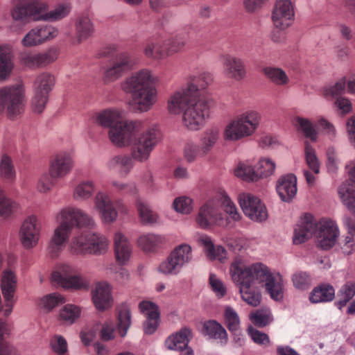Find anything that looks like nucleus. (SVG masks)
<instances>
[{"label": "nucleus", "instance_id": "1", "mask_svg": "<svg viewBox=\"0 0 355 355\" xmlns=\"http://www.w3.org/2000/svg\"><path fill=\"white\" fill-rule=\"evenodd\" d=\"M157 78L148 68L131 73L121 82V90L132 96V105L140 112L149 111L157 101V90L155 85Z\"/></svg>", "mask_w": 355, "mask_h": 355}, {"label": "nucleus", "instance_id": "2", "mask_svg": "<svg viewBox=\"0 0 355 355\" xmlns=\"http://www.w3.org/2000/svg\"><path fill=\"white\" fill-rule=\"evenodd\" d=\"M252 265H246L240 257H236L230 266V275L233 282L239 287L241 299L252 306H258L261 300V287L254 282Z\"/></svg>", "mask_w": 355, "mask_h": 355}, {"label": "nucleus", "instance_id": "3", "mask_svg": "<svg viewBox=\"0 0 355 355\" xmlns=\"http://www.w3.org/2000/svg\"><path fill=\"white\" fill-rule=\"evenodd\" d=\"M210 84L209 76L202 73L198 76H189L187 83L173 92L168 98L166 110L174 116L180 115L195 100L200 90L206 89Z\"/></svg>", "mask_w": 355, "mask_h": 355}, {"label": "nucleus", "instance_id": "4", "mask_svg": "<svg viewBox=\"0 0 355 355\" xmlns=\"http://www.w3.org/2000/svg\"><path fill=\"white\" fill-rule=\"evenodd\" d=\"M262 116L256 110H248L228 121L223 130L225 141L236 142L253 136L261 123Z\"/></svg>", "mask_w": 355, "mask_h": 355}, {"label": "nucleus", "instance_id": "5", "mask_svg": "<svg viewBox=\"0 0 355 355\" xmlns=\"http://www.w3.org/2000/svg\"><path fill=\"white\" fill-rule=\"evenodd\" d=\"M26 101V92L22 85L0 88V113L5 112L10 119H15L22 114Z\"/></svg>", "mask_w": 355, "mask_h": 355}, {"label": "nucleus", "instance_id": "6", "mask_svg": "<svg viewBox=\"0 0 355 355\" xmlns=\"http://www.w3.org/2000/svg\"><path fill=\"white\" fill-rule=\"evenodd\" d=\"M254 275L253 279L259 283L261 288H264L270 297L276 301L284 296V283L282 277L279 273H273L265 264L257 262L252 263Z\"/></svg>", "mask_w": 355, "mask_h": 355}, {"label": "nucleus", "instance_id": "7", "mask_svg": "<svg viewBox=\"0 0 355 355\" xmlns=\"http://www.w3.org/2000/svg\"><path fill=\"white\" fill-rule=\"evenodd\" d=\"M143 128L144 123L140 120L122 119L108 130L107 137L116 147H128Z\"/></svg>", "mask_w": 355, "mask_h": 355}, {"label": "nucleus", "instance_id": "8", "mask_svg": "<svg viewBox=\"0 0 355 355\" xmlns=\"http://www.w3.org/2000/svg\"><path fill=\"white\" fill-rule=\"evenodd\" d=\"M209 101L198 97L182 114V125L187 130L196 131L205 124L209 112Z\"/></svg>", "mask_w": 355, "mask_h": 355}, {"label": "nucleus", "instance_id": "9", "mask_svg": "<svg viewBox=\"0 0 355 355\" xmlns=\"http://www.w3.org/2000/svg\"><path fill=\"white\" fill-rule=\"evenodd\" d=\"M57 224L70 230L74 227H93L95 220L92 216L80 208L67 206L60 209L55 214Z\"/></svg>", "mask_w": 355, "mask_h": 355}, {"label": "nucleus", "instance_id": "10", "mask_svg": "<svg viewBox=\"0 0 355 355\" xmlns=\"http://www.w3.org/2000/svg\"><path fill=\"white\" fill-rule=\"evenodd\" d=\"M159 140L160 133L155 128H150L135 136L132 144V158L139 162H146Z\"/></svg>", "mask_w": 355, "mask_h": 355}, {"label": "nucleus", "instance_id": "11", "mask_svg": "<svg viewBox=\"0 0 355 355\" xmlns=\"http://www.w3.org/2000/svg\"><path fill=\"white\" fill-rule=\"evenodd\" d=\"M55 85L54 76L47 72L39 74L35 79L31 99V107L34 112L41 113L49 100V94Z\"/></svg>", "mask_w": 355, "mask_h": 355}, {"label": "nucleus", "instance_id": "12", "mask_svg": "<svg viewBox=\"0 0 355 355\" xmlns=\"http://www.w3.org/2000/svg\"><path fill=\"white\" fill-rule=\"evenodd\" d=\"M136 62L131 54L121 52L114 55L109 61L103 72V80L106 83L116 82L127 72L132 70Z\"/></svg>", "mask_w": 355, "mask_h": 355}, {"label": "nucleus", "instance_id": "13", "mask_svg": "<svg viewBox=\"0 0 355 355\" xmlns=\"http://www.w3.org/2000/svg\"><path fill=\"white\" fill-rule=\"evenodd\" d=\"M42 231L40 217L31 214L22 220L19 230V241L26 249H33L39 243Z\"/></svg>", "mask_w": 355, "mask_h": 355}, {"label": "nucleus", "instance_id": "14", "mask_svg": "<svg viewBox=\"0 0 355 355\" xmlns=\"http://www.w3.org/2000/svg\"><path fill=\"white\" fill-rule=\"evenodd\" d=\"M238 202L245 216L251 220L261 223L267 220V208L257 196L249 193H242L238 196Z\"/></svg>", "mask_w": 355, "mask_h": 355}, {"label": "nucleus", "instance_id": "15", "mask_svg": "<svg viewBox=\"0 0 355 355\" xmlns=\"http://www.w3.org/2000/svg\"><path fill=\"white\" fill-rule=\"evenodd\" d=\"M218 203L216 195L215 198L207 201L200 207L196 218L200 227L206 229L214 225L223 226L227 223L223 214L219 209Z\"/></svg>", "mask_w": 355, "mask_h": 355}, {"label": "nucleus", "instance_id": "16", "mask_svg": "<svg viewBox=\"0 0 355 355\" xmlns=\"http://www.w3.org/2000/svg\"><path fill=\"white\" fill-rule=\"evenodd\" d=\"M41 0H16L10 11L12 19L15 21L27 23L30 20L40 21Z\"/></svg>", "mask_w": 355, "mask_h": 355}, {"label": "nucleus", "instance_id": "17", "mask_svg": "<svg viewBox=\"0 0 355 355\" xmlns=\"http://www.w3.org/2000/svg\"><path fill=\"white\" fill-rule=\"evenodd\" d=\"M17 277L16 273L10 269H5L0 277V288L6 302L3 314L8 316L12 311L15 303V295L17 289Z\"/></svg>", "mask_w": 355, "mask_h": 355}, {"label": "nucleus", "instance_id": "18", "mask_svg": "<svg viewBox=\"0 0 355 355\" xmlns=\"http://www.w3.org/2000/svg\"><path fill=\"white\" fill-rule=\"evenodd\" d=\"M272 21L277 29L286 30L295 20L294 5L291 0H277L272 10Z\"/></svg>", "mask_w": 355, "mask_h": 355}, {"label": "nucleus", "instance_id": "19", "mask_svg": "<svg viewBox=\"0 0 355 355\" xmlns=\"http://www.w3.org/2000/svg\"><path fill=\"white\" fill-rule=\"evenodd\" d=\"M91 300L98 311L112 309L114 305L112 285L106 281L96 282L91 290Z\"/></svg>", "mask_w": 355, "mask_h": 355}, {"label": "nucleus", "instance_id": "20", "mask_svg": "<svg viewBox=\"0 0 355 355\" xmlns=\"http://www.w3.org/2000/svg\"><path fill=\"white\" fill-rule=\"evenodd\" d=\"M59 33L58 29L52 25H40L31 28L21 40L24 47L39 46L54 39Z\"/></svg>", "mask_w": 355, "mask_h": 355}, {"label": "nucleus", "instance_id": "21", "mask_svg": "<svg viewBox=\"0 0 355 355\" xmlns=\"http://www.w3.org/2000/svg\"><path fill=\"white\" fill-rule=\"evenodd\" d=\"M74 166L71 150H62L55 154L49 162V171L52 176L63 178L69 175Z\"/></svg>", "mask_w": 355, "mask_h": 355}, {"label": "nucleus", "instance_id": "22", "mask_svg": "<svg viewBox=\"0 0 355 355\" xmlns=\"http://www.w3.org/2000/svg\"><path fill=\"white\" fill-rule=\"evenodd\" d=\"M220 59L225 77L235 81H241L245 78L247 69L242 58L231 54H224Z\"/></svg>", "mask_w": 355, "mask_h": 355}, {"label": "nucleus", "instance_id": "23", "mask_svg": "<svg viewBox=\"0 0 355 355\" xmlns=\"http://www.w3.org/2000/svg\"><path fill=\"white\" fill-rule=\"evenodd\" d=\"M94 209L98 213L101 222L105 225L114 223L118 218V211L110 196L98 192L94 200Z\"/></svg>", "mask_w": 355, "mask_h": 355}, {"label": "nucleus", "instance_id": "24", "mask_svg": "<svg viewBox=\"0 0 355 355\" xmlns=\"http://www.w3.org/2000/svg\"><path fill=\"white\" fill-rule=\"evenodd\" d=\"M114 254L116 263L127 265L132 254V245L128 238L122 232H116L113 237Z\"/></svg>", "mask_w": 355, "mask_h": 355}, {"label": "nucleus", "instance_id": "25", "mask_svg": "<svg viewBox=\"0 0 355 355\" xmlns=\"http://www.w3.org/2000/svg\"><path fill=\"white\" fill-rule=\"evenodd\" d=\"M339 234L338 227L331 222H324L317 225L315 236L318 245L324 250L332 248Z\"/></svg>", "mask_w": 355, "mask_h": 355}, {"label": "nucleus", "instance_id": "26", "mask_svg": "<svg viewBox=\"0 0 355 355\" xmlns=\"http://www.w3.org/2000/svg\"><path fill=\"white\" fill-rule=\"evenodd\" d=\"M72 231L57 224L53 229L48 244V252L52 257H58L70 241Z\"/></svg>", "mask_w": 355, "mask_h": 355}, {"label": "nucleus", "instance_id": "27", "mask_svg": "<svg viewBox=\"0 0 355 355\" xmlns=\"http://www.w3.org/2000/svg\"><path fill=\"white\" fill-rule=\"evenodd\" d=\"M276 191L280 199L286 202L293 200L297 192V179L293 173L281 175L276 182Z\"/></svg>", "mask_w": 355, "mask_h": 355}, {"label": "nucleus", "instance_id": "28", "mask_svg": "<svg viewBox=\"0 0 355 355\" xmlns=\"http://www.w3.org/2000/svg\"><path fill=\"white\" fill-rule=\"evenodd\" d=\"M317 230V223L313 216L306 214L301 218L300 223L294 230L293 242L295 245H300L309 239Z\"/></svg>", "mask_w": 355, "mask_h": 355}, {"label": "nucleus", "instance_id": "29", "mask_svg": "<svg viewBox=\"0 0 355 355\" xmlns=\"http://www.w3.org/2000/svg\"><path fill=\"white\" fill-rule=\"evenodd\" d=\"M199 244L203 246L204 252L208 259L224 263L228 259V253L225 248L220 245H214L211 239L207 235L198 238Z\"/></svg>", "mask_w": 355, "mask_h": 355}, {"label": "nucleus", "instance_id": "30", "mask_svg": "<svg viewBox=\"0 0 355 355\" xmlns=\"http://www.w3.org/2000/svg\"><path fill=\"white\" fill-rule=\"evenodd\" d=\"M124 112L117 107H108L95 113L94 121L96 124L103 128L111 129L117 123L123 119Z\"/></svg>", "mask_w": 355, "mask_h": 355}, {"label": "nucleus", "instance_id": "31", "mask_svg": "<svg viewBox=\"0 0 355 355\" xmlns=\"http://www.w3.org/2000/svg\"><path fill=\"white\" fill-rule=\"evenodd\" d=\"M217 200L220 204L226 216L225 217L224 216V218L227 223L224 226H229L232 223L238 222L241 219V215L235 203L232 200L225 191L220 190L217 193Z\"/></svg>", "mask_w": 355, "mask_h": 355}, {"label": "nucleus", "instance_id": "32", "mask_svg": "<svg viewBox=\"0 0 355 355\" xmlns=\"http://www.w3.org/2000/svg\"><path fill=\"white\" fill-rule=\"evenodd\" d=\"M40 6L43 8L40 13V21H56L66 17L71 11V6L68 3L58 4L53 10L49 11V3L41 0Z\"/></svg>", "mask_w": 355, "mask_h": 355}, {"label": "nucleus", "instance_id": "33", "mask_svg": "<svg viewBox=\"0 0 355 355\" xmlns=\"http://www.w3.org/2000/svg\"><path fill=\"white\" fill-rule=\"evenodd\" d=\"M75 34L73 37V43L79 44L90 37L94 32V24L87 15L78 17L74 24Z\"/></svg>", "mask_w": 355, "mask_h": 355}, {"label": "nucleus", "instance_id": "34", "mask_svg": "<svg viewBox=\"0 0 355 355\" xmlns=\"http://www.w3.org/2000/svg\"><path fill=\"white\" fill-rule=\"evenodd\" d=\"M91 232H79L71 237L68 250L74 255H86L89 252Z\"/></svg>", "mask_w": 355, "mask_h": 355}, {"label": "nucleus", "instance_id": "35", "mask_svg": "<svg viewBox=\"0 0 355 355\" xmlns=\"http://www.w3.org/2000/svg\"><path fill=\"white\" fill-rule=\"evenodd\" d=\"M191 335L189 329L182 328L166 339L165 346L170 350H183L187 347Z\"/></svg>", "mask_w": 355, "mask_h": 355}, {"label": "nucleus", "instance_id": "36", "mask_svg": "<svg viewBox=\"0 0 355 355\" xmlns=\"http://www.w3.org/2000/svg\"><path fill=\"white\" fill-rule=\"evenodd\" d=\"M292 124L296 130L300 132L306 138L314 142L317 141L319 133L309 119L296 116L292 119Z\"/></svg>", "mask_w": 355, "mask_h": 355}, {"label": "nucleus", "instance_id": "37", "mask_svg": "<svg viewBox=\"0 0 355 355\" xmlns=\"http://www.w3.org/2000/svg\"><path fill=\"white\" fill-rule=\"evenodd\" d=\"M81 313L80 306L73 304H67L59 310L57 320L63 325H71L80 318Z\"/></svg>", "mask_w": 355, "mask_h": 355}, {"label": "nucleus", "instance_id": "38", "mask_svg": "<svg viewBox=\"0 0 355 355\" xmlns=\"http://www.w3.org/2000/svg\"><path fill=\"white\" fill-rule=\"evenodd\" d=\"M14 68L12 51L10 46H0V80L8 78Z\"/></svg>", "mask_w": 355, "mask_h": 355}, {"label": "nucleus", "instance_id": "39", "mask_svg": "<svg viewBox=\"0 0 355 355\" xmlns=\"http://www.w3.org/2000/svg\"><path fill=\"white\" fill-rule=\"evenodd\" d=\"M234 175L247 182H256L257 175L255 167L250 160L239 162L233 170Z\"/></svg>", "mask_w": 355, "mask_h": 355}, {"label": "nucleus", "instance_id": "40", "mask_svg": "<svg viewBox=\"0 0 355 355\" xmlns=\"http://www.w3.org/2000/svg\"><path fill=\"white\" fill-rule=\"evenodd\" d=\"M94 191L95 184L93 180H81L74 186L72 191V197L77 201H85L93 196Z\"/></svg>", "mask_w": 355, "mask_h": 355}, {"label": "nucleus", "instance_id": "41", "mask_svg": "<svg viewBox=\"0 0 355 355\" xmlns=\"http://www.w3.org/2000/svg\"><path fill=\"white\" fill-rule=\"evenodd\" d=\"M109 247L110 241L105 236L91 232L88 254L96 256L105 254L108 251Z\"/></svg>", "mask_w": 355, "mask_h": 355}, {"label": "nucleus", "instance_id": "42", "mask_svg": "<svg viewBox=\"0 0 355 355\" xmlns=\"http://www.w3.org/2000/svg\"><path fill=\"white\" fill-rule=\"evenodd\" d=\"M335 290L329 284H321L315 287L309 295V300L312 303L327 302L334 300Z\"/></svg>", "mask_w": 355, "mask_h": 355}, {"label": "nucleus", "instance_id": "43", "mask_svg": "<svg viewBox=\"0 0 355 355\" xmlns=\"http://www.w3.org/2000/svg\"><path fill=\"white\" fill-rule=\"evenodd\" d=\"M202 332L211 338L220 340L226 343L227 334L224 327L216 320H208L203 323Z\"/></svg>", "mask_w": 355, "mask_h": 355}, {"label": "nucleus", "instance_id": "44", "mask_svg": "<svg viewBox=\"0 0 355 355\" xmlns=\"http://www.w3.org/2000/svg\"><path fill=\"white\" fill-rule=\"evenodd\" d=\"M164 238L155 234H144L137 240L138 246L145 252H153L164 243Z\"/></svg>", "mask_w": 355, "mask_h": 355}, {"label": "nucleus", "instance_id": "45", "mask_svg": "<svg viewBox=\"0 0 355 355\" xmlns=\"http://www.w3.org/2000/svg\"><path fill=\"white\" fill-rule=\"evenodd\" d=\"M276 170V163L268 157H260L255 166V172L257 175V181L268 178L273 175Z\"/></svg>", "mask_w": 355, "mask_h": 355}, {"label": "nucleus", "instance_id": "46", "mask_svg": "<svg viewBox=\"0 0 355 355\" xmlns=\"http://www.w3.org/2000/svg\"><path fill=\"white\" fill-rule=\"evenodd\" d=\"M132 166V158L126 155L114 156L106 163V166L110 171L120 170L125 175L129 173Z\"/></svg>", "mask_w": 355, "mask_h": 355}, {"label": "nucleus", "instance_id": "47", "mask_svg": "<svg viewBox=\"0 0 355 355\" xmlns=\"http://www.w3.org/2000/svg\"><path fill=\"white\" fill-rule=\"evenodd\" d=\"M0 178L8 183H14L17 178L12 159L6 154L3 155L0 159Z\"/></svg>", "mask_w": 355, "mask_h": 355}, {"label": "nucleus", "instance_id": "48", "mask_svg": "<svg viewBox=\"0 0 355 355\" xmlns=\"http://www.w3.org/2000/svg\"><path fill=\"white\" fill-rule=\"evenodd\" d=\"M135 205L140 221L143 224H154L159 220V216L141 198L136 200Z\"/></svg>", "mask_w": 355, "mask_h": 355}, {"label": "nucleus", "instance_id": "49", "mask_svg": "<svg viewBox=\"0 0 355 355\" xmlns=\"http://www.w3.org/2000/svg\"><path fill=\"white\" fill-rule=\"evenodd\" d=\"M263 73L267 79L277 86H285L290 82L286 71L279 67H265L263 69Z\"/></svg>", "mask_w": 355, "mask_h": 355}, {"label": "nucleus", "instance_id": "50", "mask_svg": "<svg viewBox=\"0 0 355 355\" xmlns=\"http://www.w3.org/2000/svg\"><path fill=\"white\" fill-rule=\"evenodd\" d=\"M170 254L182 268L192 260V248L187 243H182L175 246Z\"/></svg>", "mask_w": 355, "mask_h": 355}, {"label": "nucleus", "instance_id": "51", "mask_svg": "<svg viewBox=\"0 0 355 355\" xmlns=\"http://www.w3.org/2000/svg\"><path fill=\"white\" fill-rule=\"evenodd\" d=\"M74 271V267L68 263H58L52 270L51 279L52 282L60 286Z\"/></svg>", "mask_w": 355, "mask_h": 355}, {"label": "nucleus", "instance_id": "52", "mask_svg": "<svg viewBox=\"0 0 355 355\" xmlns=\"http://www.w3.org/2000/svg\"><path fill=\"white\" fill-rule=\"evenodd\" d=\"M219 138V130L218 128H210L207 130L200 139L201 153L206 156L208 155Z\"/></svg>", "mask_w": 355, "mask_h": 355}, {"label": "nucleus", "instance_id": "53", "mask_svg": "<svg viewBox=\"0 0 355 355\" xmlns=\"http://www.w3.org/2000/svg\"><path fill=\"white\" fill-rule=\"evenodd\" d=\"M19 208L18 202L8 196L5 191L0 189V217L8 218Z\"/></svg>", "mask_w": 355, "mask_h": 355}, {"label": "nucleus", "instance_id": "54", "mask_svg": "<svg viewBox=\"0 0 355 355\" xmlns=\"http://www.w3.org/2000/svg\"><path fill=\"white\" fill-rule=\"evenodd\" d=\"M145 56L149 59L159 60L168 55L164 50L163 44L159 41H150L147 42L143 50Z\"/></svg>", "mask_w": 355, "mask_h": 355}, {"label": "nucleus", "instance_id": "55", "mask_svg": "<svg viewBox=\"0 0 355 355\" xmlns=\"http://www.w3.org/2000/svg\"><path fill=\"white\" fill-rule=\"evenodd\" d=\"M60 286L64 289L73 291L88 290L89 282L82 275L71 274Z\"/></svg>", "mask_w": 355, "mask_h": 355}, {"label": "nucleus", "instance_id": "56", "mask_svg": "<svg viewBox=\"0 0 355 355\" xmlns=\"http://www.w3.org/2000/svg\"><path fill=\"white\" fill-rule=\"evenodd\" d=\"M65 302L66 299L62 295L52 293L40 297L37 301V305L42 309L51 311L58 304H64Z\"/></svg>", "mask_w": 355, "mask_h": 355}, {"label": "nucleus", "instance_id": "57", "mask_svg": "<svg viewBox=\"0 0 355 355\" xmlns=\"http://www.w3.org/2000/svg\"><path fill=\"white\" fill-rule=\"evenodd\" d=\"M172 208L178 214L189 215L194 209L193 200L187 196L176 197L173 201Z\"/></svg>", "mask_w": 355, "mask_h": 355}, {"label": "nucleus", "instance_id": "58", "mask_svg": "<svg viewBox=\"0 0 355 355\" xmlns=\"http://www.w3.org/2000/svg\"><path fill=\"white\" fill-rule=\"evenodd\" d=\"M250 321L259 327H263L269 324L273 320L270 311L266 308H262L252 311L249 315Z\"/></svg>", "mask_w": 355, "mask_h": 355}, {"label": "nucleus", "instance_id": "59", "mask_svg": "<svg viewBox=\"0 0 355 355\" xmlns=\"http://www.w3.org/2000/svg\"><path fill=\"white\" fill-rule=\"evenodd\" d=\"M343 204L355 214V189L353 186L343 184L338 191Z\"/></svg>", "mask_w": 355, "mask_h": 355}, {"label": "nucleus", "instance_id": "60", "mask_svg": "<svg viewBox=\"0 0 355 355\" xmlns=\"http://www.w3.org/2000/svg\"><path fill=\"white\" fill-rule=\"evenodd\" d=\"M355 295V282H347L338 293V301L336 306L339 309L344 307L347 303Z\"/></svg>", "mask_w": 355, "mask_h": 355}, {"label": "nucleus", "instance_id": "61", "mask_svg": "<svg viewBox=\"0 0 355 355\" xmlns=\"http://www.w3.org/2000/svg\"><path fill=\"white\" fill-rule=\"evenodd\" d=\"M131 311L128 306L121 308L118 314V331L121 337H125L131 325Z\"/></svg>", "mask_w": 355, "mask_h": 355}, {"label": "nucleus", "instance_id": "62", "mask_svg": "<svg viewBox=\"0 0 355 355\" xmlns=\"http://www.w3.org/2000/svg\"><path fill=\"white\" fill-rule=\"evenodd\" d=\"M182 269L180 265L169 254L157 268L159 272L164 275H176Z\"/></svg>", "mask_w": 355, "mask_h": 355}, {"label": "nucleus", "instance_id": "63", "mask_svg": "<svg viewBox=\"0 0 355 355\" xmlns=\"http://www.w3.org/2000/svg\"><path fill=\"white\" fill-rule=\"evenodd\" d=\"M304 154L306 162L314 174L320 173V166L315 149L309 141L305 142Z\"/></svg>", "mask_w": 355, "mask_h": 355}, {"label": "nucleus", "instance_id": "64", "mask_svg": "<svg viewBox=\"0 0 355 355\" xmlns=\"http://www.w3.org/2000/svg\"><path fill=\"white\" fill-rule=\"evenodd\" d=\"M49 347L56 355H67L68 353L67 341L60 334H55L51 338Z\"/></svg>", "mask_w": 355, "mask_h": 355}]
</instances>
